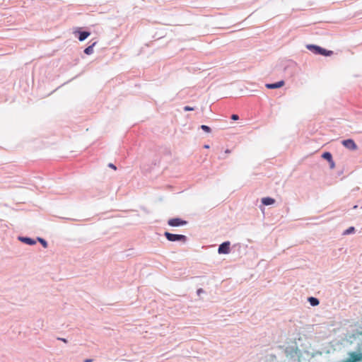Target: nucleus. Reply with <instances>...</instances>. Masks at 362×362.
<instances>
[{"instance_id":"2","label":"nucleus","mask_w":362,"mask_h":362,"mask_svg":"<svg viewBox=\"0 0 362 362\" xmlns=\"http://www.w3.org/2000/svg\"><path fill=\"white\" fill-rule=\"evenodd\" d=\"M164 235H165V238L168 239V240L171 241V242H175V241L185 242L187 240L186 236L183 235H176V234L170 233L169 232H165Z\"/></svg>"},{"instance_id":"24","label":"nucleus","mask_w":362,"mask_h":362,"mask_svg":"<svg viewBox=\"0 0 362 362\" xmlns=\"http://www.w3.org/2000/svg\"><path fill=\"white\" fill-rule=\"evenodd\" d=\"M226 153H230V151L226 150Z\"/></svg>"},{"instance_id":"17","label":"nucleus","mask_w":362,"mask_h":362,"mask_svg":"<svg viewBox=\"0 0 362 362\" xmlns=\"http://www.w3.org/2000/svg\"><path fill=\"white\" fill-rule=\"evenodd\" d=\"M238 118H239V117H238V115H233L231 116V119H233V120H237V119H238Z\"/></svg>"},{"instance_id":"11","label":"nucleus","mask_w":362,"mask_h":362,"mask_svg":"<svg viewBox=\"0 0 362 362\" xmlns=\"http://www.w3.org/2000/svg\"><path fill=\"white\" fill-rule=\"evenodd\" d=\"M308 301L310 302V305L313 306L318 305L320 303L318 299L316 298H314V297H310L308 298Z\"/></svg>"},{"instance_id":"13","label":"nucleus","mask_w":362,"mask_h":362,"mask_svg":"<svg viewBox=\"0 0 362 362\" xmlns=\"http://www.w3.org/2000/svg\"><path fill=\"white\" fill-rule=\"evenodd\" d=\"M355 230V228L354 227H350L347 230H346L344 232V235H349L350 233H354Z\"/></svg>"},{"instance_id":"12","label":"nucleus","mask_w":362,"mask_h":362,"mask_svg":"<svg viewBox=\"0 0 362 362\" xmlns=\"http://www.w3.org/2000/svg\"><path fill=\"white\" fill-rule=\"evenodd\" d=\"M322 158L326 159L329 162H332V156L330 153L329 152H325L323 154H322Z\"/></svg>"},{"instance_id":"23","label":"nucleus","mask_w":362,"mask_h":362,"mask_svg":"<svg viewBox=\"0 0 362 362\" xmlns=\"http://www.w3.org/2000/svg\"><path fill=\"white\" fill-rule=\"evenodd\" d=\"M204 148H209V145H205V146H204Z\"/></svg>"},{"instance_id":"22","label":"nucleus","mask_w":362,"mask_h":362,"mask_svg":"<svg viewBox=\"0 0 362 362\" xmlns=\"http://www.w3.org/2000/svg\"><path fill=\"white\" fill-rule=\"evenodd\" d=\"M197 292H198V293H200L203 292V291H202V288H200V289H199V290H198V291H197Z\"/></svg>"},{"instance_id":"14","label":"nucleus","mask_w":362,"mask_h":362,"mask_svg":"<svg viewBox=\"0 0 362 362\" xmlns=\"http://www.w3.org/2000/svg\"><path fill=\"white\" fill-rule=\"evenodd\" d=\"M201 128L202 130H204V132H207V133H210L211 132V128L206 125H202L201 126Z\"/></svg>"},{"instance_id":"8","label":"nucleus","mask_w":362,"mask_h":362,"mask_svg":"<svg viewBox=\"0 0 362 362\" xmlns=\"http://www.w3.org/2000/svg\"><path fill=\"white\" fill-rule=\"evenodd\" d=\"M97 44V42H94L92 43V45H90V46L87 47L85 49H84V53L86 54H88V55H90L93 53L94 52V47Z\"/></svg>"},{"instance_id":"5","label":"nucleus","mask_w":362,"mask_h":362,"mask_svg":"<svg viewBox=\"0 0 362 362\" xmlns=\"http://www.w3.org/2000/svg\"><path fill=\"white\" fill-rule=\"evenodd\" d=\"M218 252L220 254H228L230 252V243L224 242L221 244L218 247Z\"/></svg>"},{"instance_id":"3","label":"nucleus","mask_w":362,"mask_h":362,"mask_svg":"<svg viewBox=\"0 0 362 362\" xmlns=\"http://www.w3.org/2000/svg\"><path fill=\"white\" fill-rule=\"evenodd\" d=\"M168 223L170 226L177 227V226H184V225L187 224V221L180 218H175L169 219L168 221Z\"/></svg>"},{"instance_id":"19","label":"nucleus","mask_w":362,"mask_h":362,"mask_svg":"<svg viewBox=\"0 0 362 362\" xmlns=\"http://www.w3.org/2000/svg\"><path fill=\"white\" fill-rule=\"evenodd\" d=\"M329 163H330L331 168H334V162L332 160V162H329Z\"/></svg>"},{"instance_id":"7","label":"nucleus","mask_w":362,"mask_h":362,"mask_svg":"<svg viewBox=\"0 0 362 362\" xmlns=\"http://www.w3.org/2000/svg\"><path fill=\"white\" fill-rule=\"evenodd\" d=\"M78 33V40L81 42L85 40L90 35V33L87 31H82V32L74 31V33Z\"/></svg>"},{"instance_id":"1","label":"nucleus","mask_w":362,"mask_h":362,"mask_svg":"<svg viewBox=\"0 0 362 362\" xmlns=\"http://www.w3.org/2000/svg\"><path fill=\"white\" fill-rule=\"evenodd\" d=\"M307 48L313 51L314 53L323 55V56H331L333 54V52L331 50H327L324 48H322L317 45H307Z\"/></svg>"},{"instance_id":"16","label":"nucleus","mask_w":362,"mask_h":362,"mask_svg":"<svg viewBox=\"0 0 362 362\" xmlns=\"http://www.w3.org/2000/svg\"><path fill=\"white\" fill-rule=\"evenodd\" d=\"M194 107H189V106H185L184 107V110L185 111H192V110H194Z\"/></svg>"},{"instance_id":"6","label":"nucleus","mask_w":362,"mask_h":362,"mask_svg":"<svg viewBox=\"0 0 362 362\" xmlns=\"http://www.w3.org/2000/svg\"><path fill=\"white\" fill-rule=\"evenodd\" d=\"M284 81H280L274 83H267L265 85V86L269 89H275L279 88L284 86Z\"/></svg>"},{"instance_id":"4","label":"nucleus","mask_w":362,"mask_h":362,"mask_svg":"<svg viewBox=\"0 0 362 362\" xmlns=\"http://www.w3.org/2000/svg\"><path fill=\"white\" fill-rule=\"evenodd\" d=\"M341 144L345 148L349 150L354 151L357 149V145L356 144L353 139H349L344 140L342 141Z\"/></svg>"},{"instance_id":"21","label":"nucleus","mask_w":362,"mask_h":362,"mask_svg":"<svg viewBox=\"0 0 362 362\" xmlns=\"http://www.w3.org/2000/svg\"><path fill=\"white\" fill-rule=\"evenodd\" d=\"M92 361H93V360H92V359H86V360L84 361V362H92Z\"/></svg>"},{"instance_id":"9","label":"nucleus","mask_w":362,"mask_h":362,"mask_svg":"<svg viewBox=\"0 0 362 362\" xmlns=\"http://www.w3.org/2000/svg\"><path fill=\"white\" fill-rule=\"evenodd\" d=\"M274 202H275V199L273 198H271V197H264V198L262 199V203L266 206L272 205V204H274Z\"/></svg>"},{"instance_id":"15","label":"nucleus","mask_w":362,"mask_h":362,"mask_svg":"<svg viewBox=\"0 0 362 362\" xmlns=\"http://www.w3.org/2000/svg\"><path fill=\"white\" fill-rule=\"evenodd\" d=\"M38 240L40 241V243L42 245V246L46 248L47 247V243L44 239L39 238Z\"/></svg>"},{"instance_id":"10","label":"nucleus","mask_w":362,"mask_h":362,"mask_svg":"<svg viewBox=\"0 0 362 362\" xmlns=\"http://www.w3.org/2000/svg\"><path fill=\"white\" fill-rule=\"evenodd\" d=\"M20 240H21L22 242L26 243V244H28L30 245H35L36 243L35 240L30 238H19Z\"/></svg>"},{"instance_id":"20","label":"nucleus","mask_w":362,"mask_h":362,"mask_svg":"<svg viewBox=\"0 0 362 362\" xmlns=\"http://www.w3.org/2000/svg\"><path fill=\"white\" fill-rule=\"evenodd\" d=\"M58 339H59V340H61V341H64V343H66V342H67L66 339H64V338H58Z\"/></svg>"},{"instance_id":"18","label":"nucleus","mask_w":362,"mask_h":362,"mask_svg":"<svg viewBox=\"0 0 362 362\" xmlns=\"http://www.w3.org/2000/svg\"><path fill=\"white\" fill-rule=\"evenodd\" d=\"M108 166H109L110 168H111L112 169L115 170H117L116 166H115L114 164H112V163H110V164L108 165Z\"/></svg>"}]
</instances>
